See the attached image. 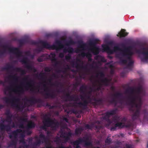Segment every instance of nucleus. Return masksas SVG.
Returning <instances> with one entry per match:
<instances>
[{"label":"nucleus","mask_w":148,"mask_h":148,"mask_svg":"<svg viewBox=\"0 0 148 148\" xmlns=\"http://www.w3.org/2000/svg\"><path fill=\"white\" fill-rule=\"evenodd\" d=\"M81 98L82 100L84 101L83 102H74L73 103H70L69 104L73 106L76 107V104H77L79 107L82 106L83 107V108H85L87 107L88 104L89 103L88 100H86L84 97L83 95H81Z\"/></svg>","instance_id":"15"},{"label":"nucleus","mask_w":148,"mask_h":148,"mask_svg":"<svg viewBox=\"0 0 148 148\" xmlns=\"http://www.w3.org/2000/svg\"><path fill=\"white\" fill-rule=\"evenodd\" d=\"M71 56L70 54H69L67 55L65 57V59L68 61L71 59Z\"/></svg>","instance_id":"57"},{"label":"nucleus","mask_w":148,"mask_h":148,"mask_svg":"<svg viewBox=\"0 0 148 148\" xmlns=\"http://www.w3.org/2000/svg\"><path fill=\"white\" fill-rule=\"evenodd\" d=\"M93 100L95 101V102L92 103V104L95 106L102 105L103 104V100L101 99H97L95 98L93 99Z\"/></svg>","instance_id":"25"},{"label":"nucleus","mask_w":148,"mask_h":148,"mask_svg":"<svg viewBox=\"0 0 148 148\" xmlns=\"http://www.w3.org/2000/svg\"><path fill=\"white\" fill-rule=\"evenodd\" d=\"M122 46L124 48L123 49H121L118 45L114 46L113 50L111 49L109 46L106 45H103L102 47L104 51L111 54L113 53L114 51H120L119 53L116 55V57L119 59L120 63L127 64L125 69H127L131 70L134 63L131 58V56L133 54V52L130 50L131 47H126L123 44Z\"/></svg>","instance_id":"1"},{"label":"nucleus","mask_w":148,"mask_h":148,"mask_svg":"<svg viewBox=\"0 0 148 148\" xmlns=\"http://www.w3.org/2000/svg\"><path fill=\"white\" fill-rule=\"evenodd\" d=\"M117 110V109H116L111 110L109 112H107L105 113L104 116L103 117V119L107 123L106 125V127H109L112 123L110 119V116L115 114L116 113Z\"/></svg>","instance_id":"10"},{"label":"nucleus","mask_w":148,"mask_h":148,"mask_svg":"<svg viewBox=\"0 0 148 148\" xmlns=\"http://www.w3.org/2000/svg\"><path fill=\"white\" fill-rule=\"evenodd\" d=\"M0 128L2 131L5 130L7 132L10 131L11 129L10 124L5 125L3 123L0 124Z\"/></svg>","instance_id":"23"},{"label":"nucleus","mask_w":148,"mask_h":148,"mask_svg":"<svg viewBox=\"0 0 148 148\" xmlns=\"http://www.w3.org/2000/svg\"><path fill=\"white\" fill-rule=\"evenodd\" d=\"M27 118H21L19 120V121H21L20 123L18 125V127L19 128L24 129L25 127L23 123L22 122H26L27 121Z\"/></svg>","instance_id":"29"},{"label":"nucleus","mask_w":148,"mask_h":148,"mask_svg":"<svg viewBox=\"0 0 148 148\" xmlns=\"http://www.w3.org/2000/svg\"><path fill=\"white\" fill-rule=\"evenodd\" d=\"M75 43V42L73 40L71 39L67 42L65 45L66 46H69L71 45H74Z\"/></svg>","instance_id":"45"},{"label":"nucleus","mask_w":148,"mask_h":148,"mask_svg":"<svg viewBox=\"0 0 148 148\" xmlns=\"http://www.w3.org/2000/svg\"><path fill=\"white\" fill-rule=\"evenodd\" d=\"M26 100L30 102L31 105L34 104L36 103L39 104L38 107H40L43 103V101L40 98L36 99L34 97H31L30 99H25Z\"/></svg>","instance_id":"17"},{"label":"nucleus","mask_w":148,"mask_h":148,"mask_svg":"<svg viewBox=\"0 0 148 148\" xmlns=\"http://www.w3.org/2000/svg\"><path fill=\"white\" fill-rule=\"evenodd\" d=\"M22 132V130L20 129H17L16 130H14L11 133H9V137L10 139H12L13 138L14 139L11 140L10 143L13 146H16L17 141L18 134L21 133Z\"/></svg>","instance_id":"9"},{"label":"nucleus","mask_w":148,"mask_h":148,"mask_svg":"<svg viewBox=\"0 0 148 148\" xmlns=\"http://www.w3.org/2000/svg\"><path fill=\"white\" fill-rule=\"evenodd\" d=\"M86 57L88 59V58H91L92 57V54L89 53H86Z\"/></svg>","instance_id":"60"},{"label":"nucleus","mask_w":148,"mask_h":148,"mask_svg":"<svg viewBox=\"0 0 148 148\" xmlns=\"http://www.w3.org/2000/svg\"><path fill=\"white\" fill-rule=\"evenodd\" d=\"M5 114L6 116L5 121L10 124L12 122V118L14 117V115L12 114L10 110H7L5 113Z\"/></svg>","instance_id":"20"},{"label":"nucleus","mask_w":148,"mask_h":148,"mask_svg":"<svg viewBox=\"0 0 148 148\" xmlns=\"http://www.w3.org/2000/svg\"><path fill=\"white\" fill-rule=\"evenodd\" d=\"M60 140V138L58 136H56L54 139V142H56L57 143H58Z\"/></svg>","instance_id":"56"},{"label":"nucleus","mask_w":148,"mask_h":148,"mask_svg":"<svg viewBox=\"0 0 148 148\" xmlns=\"http://www.w3.org/2000/svg\"><path fill=\"white\" fill-rule=\"evenodd\" d=\"M29 59L27 57H23L20 61L23 64H25V67L28 69L32 71L34 73L36 72L37 71L36 69L34 66L29 64Z\"/></svg>","instance_id":"16"},{"label":"nucleus","mask_w":148,"mask_h":148,"mask_svg":"<svg viewBox=\"0 0 148 148\" xmlns=\"http://www.w3.org/2000/svg\"><path fill=\"white\" fill-rule=\"evenodd\" d=\"M147 49L146 47L143 48L141 50H138L137 52L138 54H142L143 56V57L140 58L141 61L147 63L148 62V51H145Z\"/></svg>","instance_id":"13"},{"label":"nucleus","mask_w":148,"mask_h":148,"mask_svg":"<svg viewBox=\"0 0 148 148\" xmlns=\"http://www.w3.org/2000/svg\"><path fill=\"white\" fill-rule=\"evenodd\" d=\"M9 77L12 79L15 82H17L18 81V77L16 75H10Z\"/></svg>","instance_id":"42"},{"label":"nucleus","mask_w":148,"mask_h":148,"mask_svg":"<svg viewBox=\"0 0 148 148\" xmlns=\"http://www.w3.org/2000/svg\"><path fill=\"white\" fill-rule=\"evenodd\" d=\"M80 84V82L77 81L75 83V84L73 85L76 88Z\"/></svg>","instance_id":"62"},{"label":"nucleus","mask_w":148,"mask_h":148,"mask_svg":"<svg viewBox=\"0 0 148 148\" xmlns=\"http://www.w3.org/2000/svg\"><path fill=\"white\" fill-rule=\"evenodd\" d=\"M75 95H71L69 100H68L69 101H74Z\"/></svg>","instance_id":"55"},{"label":"nucleus","mask_w":148,"mask_h":148,"mask_svg":"<svg viewBox=\"0 0 148 148\" xmlns=\"http://www.w3.org/2000/svg\"><path fill=\"white\" fill-rule=\"evenodd\" d=\"M78 43L80 45L79 47L80 48L84 49L86 45V44L83 43V42L82 41H78Z\"/></svg>","instance_id":"43"},{"label":"nucleus","mask_w":148,"mask_h":148,"mask_svg":"<svg viewBox=\"0 0 148 148\" xmlns=\"http://www.w3.org/2000/svg\"><path fill=\"white\" fill-rule=\"evenodd\" d=\"M3 47L4 50L3 51L0 52L1 55L5 53L6 52V50L8 49L10 53L14 54L18 58L23 56L22 55V52L21 51L19 48H18L10 47L7 45H3Z\"/></svg>","instance_id":"6"},{"label":"nucleus","mask_w":148,"mask_h":148,"mask_svg":"<svg viewBox=\"0 0 148 148\" xmlns=\"http://www.w3.org/2000/svg\"><path fill=\"white\" fill-rule=\"evenodd\" d=\"M36 125L32 121H30L28 123L26 126L27 130H29L34 128L35 127Z\"/></svg>","instance_id":"31"},{"label":"nucleus","mask_w":148,"mask_h":148,"mask_svg":"<svg viewBox=\"0 0 148 148\" xmlns=\"http://www.w3.org/2000/svg\"><path fill=\"white\" fill-rule=\"evenodd\" d=\"M52 79H49L48 80V81H49V83L51 84V85L52 86H54V85L58 86V85L61 84L60 83L58 82H56V85H55V84H53L52 83Z\"/></svg>","instance_id":"47"},{"label":"nucleus","mask_w":148,"mask_h":148,"mask_svg":"<svg viewBox=\"0 0 148 148\" xmlns=\"http://www.w3.org/2000/svg\"><path fill=\"white\" fill-rule=\"evenodd\" d=\"M125 30L122 29L121 30V32L119 33V35H117L118 36L121 38L123 37H125L128 34V33L125 32Z\"/></svg>","instance_id":"26"},{"label":"nucleus","mask_w":148,"mask_h":148,"mask_svg":"<svg viewBox=\"0 0 148 148\" xmlns=\"http://www.w3.org/2000/svg\"><path fill=\"white\" fill-rule=\"evenodd\" d=\"M56 56V54L54 53H51L49 55V59L52 63H54V66H56L59 64V62L57 61Z\"/></svg>","instance_id":"21"},{"label":"nucleus","mask_w":148,"mask_h":148,"mask_svg":"<svg viewBox=\"0 0 148 148\" xmlns=\"http://www.w3.org/2000/svg\"><path fill=\"white\" fill-rule=\"evenodd\" d=\"M3 99L7 103H8L10 102V100L7 97H3Z\"/></svg>","instance_id":"50"},{"label":"nucleus","mask_w":148,"mask_h":148,"mask_svg":"<svg viewBox=\"0 0 148 148\" xmlns=\"http://www.w3.org/2000/svg\"><path fill=\"white\" fill-rule=\"evenodd\" d=\"M95 63V62L94 61H93L92 62V63L91 64H90L89 65L90 66V67L92 68V69H95V68H98V66H94L93 64Z\"/></svg>","instance_id":"58"},{"label":"nucleus","mask_w":148,"mask_h":148,"mask_svg":"<svg viewBox=\"0 0 148 148\" xmlns=\"http://www.w3.org/2000/svg\"><path fill=\"white\" fill-rule=\"evenodd\" d=\"M36 77H40L41 79L43 80H45L46 78V77L45 76V73H41L38 75L36 74Z\"/></svg>","instance_id":"41"},{"label":"nucleus","mask_w":148,"mask_h":148,"mask_svg":"<svg viewBox=\"0 0 148 148\" xmlns=\"http://www.w3.org/2000/svg\"><path fill=\"white\" fill-rule=\"evenodd\" d=\"M130 101V111L133 113L132 115V119L134 121L139 118L142 106V99L139 96L135 95H130L127 97Z\"/></svg>","instance_id":"2"},{"label":"nucleus","mask_w":148,"mask_h":148,"mask_svg":"<svg viewBox=\"0 0 148 148\" xmlns=\"http://www.w3.org/2000/svg\"><path fill=\"white\" fill-rule=\"evenodd\" d=\"M85 127L88 129H92L94 127H95L96 129H99L101 127V126H95L94 123H92L90 125H89L88 124L86 125L85 126Z\"/></svg>","instance_id":"28"},{"label":"nucleus","mask_w":148,"mask_h":148,"mask_svg":"<svg viewBox=\"0 0 148 148\" xmlns=\"http://www.w3.org/2000/svg\"><path fill=\"white\" fill-rule=\"evenodd\" d=\"M99 75L101 78H104L105 76V74L102 71H100L97 74L96 77H97Z\"/></svg>","instance_id":"46"},{"label":"nucleus","mask_w":148,"mask_h":148,"mask_svg":"<svg viewBox=\"0 0 148 148\" xmlns=\"http://www.w3.org/2000/svg\"><path fill=\"white\" fill-rule=\"evenodd\" d=\"M101 82L103 84V85L108 86L109 84L110 80L107 78H104L101 80Z\"/></svg>","instance_id":"35"},{"label":"nucleus","mask_w":148,"mask_h":148,"mask_svg":"<svg viewBox=\"0 0 148 148\" xmlns=\"http://www.w3.org/2000/svg\"><path fill=\"white\" fill-rule=\"evenodd\" d=\"M15 68H14L13 65L8 64H7L6 66L2 67L1 69L2 71L6 70L8 71L10 69H12L14 71H15L14 70V69Z\"/></svg>","instance_id":"27"},{"label":"nucleus","mask_w":148,"mask_h":148,"mask_svg":"<svg viewBox=\"0 0 148 148\" xmlns=\"http://www.w3.org/2000/svg\"><path fill=\"white\" fill-rule=\"evenodd\" d=\"M14 70L16 72L21 73L22 75H25L26 74L25 71L20 68L16 67L14 69Z\"/></svg>","instance_id":"40"},{"label":"nucleus","mask_w":148,"mask_h":148,"mask_svg":"<svg viewBox=\"0 0 148 148\" xmlns=\"http://www.w3.org/2000/svg\"><path fill=\"white\" fill-rule=\"evenodd\" d=\"M59 132L61 134L60 137L64 138L65 143L67 142L70 140L71 137L73 135V134L71 132H64L62 131H60Z\"/></svg>","instance_id":"18"},{"label":"nucleus","mask_w":148,"mask_h":148,"mask_svg":"<svg viewBox=\"0 0 148 148\" xmlns=\"http://www.w3.org/2000/svg\"><path fill=\"white\" fill-rule=\"evenodd\" d=\"M84 97H86L88 100L90 99V95H88L86 93H85V94H84Z\"/></svg>","instance_id":"61"},{"label":"nucleus","mask_w":148,"mask_h":148,"mask_svg":"<svg viewBox=\"0 0 148 148\" xmlns=\"http://www.w3.org/2000/svg\"><path fill=\"white\" fill-rule=\"evenodd\" d=\"M71 64L73 67H74L75 66V67L77 69L81 68L84 69L87 73H88L90 72V69L88 68L87 66H81L77 62H75L74 61H73L71 62Z\"/></svg>","instance_id":"22"},{"label":"nucleus","mask_w":148,"mask_h":148,"mask_svg":"<svg viewBox=\"0 0 148 148\" xmlns=\"http://www.w3.org/2000/svg\"><path fill=\"white\" fill-rule=\"evenodd\" d=\"M83 130L82 127H80L76 128L75 130V134L76 135H80L82 132Z\"/></svg>","instance_id":"38"},{"label":"nucleus","mask_w":148,"mask_h":148,"mask_svg":"<svg viewBox=\"0 0 148 148\" xmlns=\"http://www.w3.org/2000/svg\"><path fill=\"white\" fill-rule=\"evenodd\" d=\"M113 120L115 123H117L119 121V117L117 116H115L113 117Z\"/></svg>","instance_id":"49"},{"label":"nucleus","mask_w":148,"mask_h":148,"mask_svg":"<svg viewBox=\"0 0 148 148\" xmlns=\"http://www.w3.org/2000/svg\"><path fill=\"white\" fill-rule=\"evenodd\" d=\"M70 94L69 93H67L66 94L65 98L66 99L65 101H68V100H69L71 96Z\"/></svg>","instance_id":"52"},{"label":"nucleus","mask_w":148,"mask_h":148,"mask_svg":"<svg viewBox=\"0 0 148 148\" xmlns=\"http://www.w3.org/2000/svg\"><path fill=\"white\" fill-rule=\"evenodd\" d=\"M20 142L22 143L23 145V146H20L19 148H24V147L27 148L29 147V145L26 144V142L25 141L24 138L21 139L20 140Z\"/></svg>","instance_id":"37"},{"label":"nucleus","mask_w":148,"mask_h":148,"mask_svg":"<svg viewBox=\"0 0 148 148\" xmlns=\"http://www.w3.org/2000/svg\"><path fill=\"white\" fill-rule=\"evenodd\" d=\"M43 123L47 127H50L54 130H56L60 125L59 122H55L46 114L43 117Z\"/></svg>","instance_id":"4"},{"label":"nucleus","mask_w":148,"mask_h":148,"mask_svg":"<svg viewBox=\"0 0 148 148\" xmlns=\"http://www.w3.org/2000/svg\"><path fill=\"white\" fill-rule=\"evenodd\" d=\"M126 121V119L125 118H123L121 120V122H117L114 126L112 127L111 128V131H114L116 129L117 127H118L119 128H122L125 127H126L129 128L131 126V124L129 123L127 125H125V123Z\"/></svg>","instance_id":"12"},{"label":"nucleus","mask_w":148,"mask_h":148,"mask_svg":"<svg viewBox=\"0 0 148 148\" xmlns=\"http://www.w3.org/2000/svg\"><path fill=\"white\" fill-rule=\"evenodd\" d=\"M99 41L98 39H95L90 40L89 42V45L91 47V48L89 50L94 55H98L100 52L99 48L96 46V45Z\"/></svg>","instance_id":"8"},{"label":"nucleus","mask_w":148,"mask_h":148,"mask_svg":"<svg viewBox=\"0 0 148 148\" xmlns=\"http://www.w3.org/2000/svg\"><path fill=\"white\" fill-rule=\"evenodd\" d=\"M18 41L21 45H22L25 43H28L29 40L27 38H24L18 40Z\"/></svg>","instance_id":"33"},{"label":"nucleus","mask_w":148,"mask_h":148,"mask_svg":"<svg viewBox=\"0 0 148 148\" xmlns=\"http://www.w3.org/2000/svg\"><path fill=\"white\" fill-rule=\"evenodd\" d=\"M43 87L44 88V90L45 92H49L50 91L49 87L47 86L46 84H43Z\"/></svg>","instance_id":"44"},{"label":"nucleus","mask_w":148,"mask_h":148,"mask_svg":"<svg viewBox=\"0 0 148 148\" xmlns=\"http://www.w3.org/2000/svg\"><path fill=\"white\" fill-rule=\"evenodd\" d=\"M39 137L40 139L42 140H41L40 139H38L37 141L34 143V145L35 146H39L41 143H45V147L46 146H48L49 142L48 141V139L47 137L42 134H41L39 135Z\"/></svg>","instance_id":"11"},{"label":"nucleus","mask_w":148,"mask_h":148,"mask_svg":"<svg viewBox=\"0 0 148 148\" xmlns=\"http://www.w3.org/2000/svg\"><path fill=\"white\" fill-rule=\"evenodd\" d=\"M42 50V48L41 47H39L35 49L34 50V51L37 53H39L41 52Z\"/></svg>","instance_id":"53"},{"label":"nucleus","mask_w":148,"mask_h":148,"mask_svg":"<svg viewBox=\"0 0 148 148\" xmlns=\"http://www.w3.org/2000/svg\"><path fill=\"white\" fill-rule=\"evenodd\" d=\"M113 97L111 100H109L107 99L106 101L107 102L109 103L110 104H114L115 106H116L118 103L116 99H117L119 100V103L121 104H123L124 101L122 98L123 97V94L122 93L117 92L115 94H113L112 95Z\"/></svg>","instance_id":"5"},{"label":"nucleus","mask_w":148,"mask_h":148,"mask_svg":"<svg viewBox=\"0 0 148 148\" xmlns=\"http://www.w3.org/2000/svg\"><path fill=\"white\" fill-rule=\"evenodd\" d=\"M12 100V101L11 102L12 106L15 107L19 111H21L23 110L24 108V107L23 106H20L18 105L15 104L13 102V101H14L16 102H19L20 101V99L19 98L14 97H13Z\"/></svg>","instance_id":"19"},{"label":"nucleus","mask_w":148,"mask_h":148,"mask_svg":"<svg viewBox=\"0 0 148 148\" xmlns=\"http://www.w3.org/2000/svg\"><path fill=\"white\" fill-rule=\"evenodd\" d=\"M130 95H133L134 93L135 92V88L130 87Z\"/></svg>","instance_id":"51"},{"label":"nucleus","mask_w":148,"mask_h":148,"mask_svg":"<svg viewBox=\"0 0 148 148\" xmlns=\"http://www.w3.org/2000/svg\"><path fill=\"white\" fill-rule=\"evenodd\" d=\"M142 89V87L141 86H139L135 88V92L137 95V96H139V95L141 92Z\"/></svg>","instance_id":"39"},{"label":"nucleus","mask_w":148,"mask_h":148,"mask_svg":"<svg viewBox=\"0 0 148 148\" xmlns=\"http://www.w3.org/2000/svg\"><path fill=\"white\" fill-rule=\"evenodd\" d=\"M8 90H12L14 92L18 94L23 93L24 92V90L23 88H21V89L20 90H18L17 89H12L11 87H8Z\"/></svg>","instance_id":"30"},{"label":"nucleus","mask_w":148,"mask_h":148,"mask_svg":"<svg viewBox=\"0 0 148 148\" xmlns=\"http://www.w3.org/2000/svg\"><path fill=\"white\" fill-rule=\"evenodd\" d=\"M71 143L74 145L76 146V148H81L79 145L80 144H83L85 147H89L92 145V142L88 136L83 137L82 138H79Z\"/></svg>","instance_id":"3"},{"label":"nucleus","mask_w":148,"mask_h":148,"mask_svg":"<svg viewBox=\"0 0 148 148\" xmlns=\"http://www.w3.org/2000/svg\"><path fill=\"white\" fill-rule=\"evenodd\" d=\"M51 70V69L48 67H46L45 68V72H50Z\"/></svg>","instance_id":"63"},{"label":"nucleus","mask_w":148,"mask_h":148,"mask_svg":"<svg viewBox=\"0 0 148 148\" xmlns=\"http://www.w3.org/2000/svg\"><path fill=\"white\" fill-rule=\"evenodd\" d=\"M24 53L26 55L28 56H29L31 54V52L29 51H25Z\"/></svg>","instance_id":"64"},{"label":"nucleus","mask_w":148,"mask_h":148,"mask_svg":"<svg viewBox=\"0 0 148 148\" xmlns=\"http://www.w3.org/2000/svg\"><path fill=\"white\" fill-rule=\"evenodd\" d=\"M63 51L64 53L67 52L69 53H73L74 52V49L73 48L71 47H69L67 49L66 48L64 49Z\"/></svg>","instance_id":"36"},{"label":"nucleus","mask_w":148,"mask_h":148,"mask_svg":"<svg viewBox=\"0 0 148 148\" xmlns=\"http://www.w3.org/2000/svg\"><path fill=\"white\" fill-rule=\"evenodd\" d=\"M87 89V86L84 85H82L79 88V90L81 93L83 94L86 93Z\"/></svg>","instance_id":"34"},{"label":"nucleus","mask_w":148,"mask_h":148,"mask_svg":"<svg viewBox=\"0 0 148 148\" xmlns=\"http://www.w3.org/2000/svg\"><path fill=\"white\" fill-rule=\"evenodd\" d=\"M45 98H54L56 97V95L53 92L52 93L46 92L45 94Z\"/></svg>","instance_id":"32"},{"label":"nucleus","mask_w":148,"mask_h":148,"mask_svg":"<svg viewBox=\"0 0 148 148\" xmlns=\"http://www.w3.org/2000/svg\"><path fill=\"white\" fill-rule=\"evenodd\" d=\"M105 143H106L110 144L112 143V140L110 138H108V137L105 140Z\"/></svg>","instance_id":"54"},{"label":"nucleus","mask_w":148,"mask_h":148,"mask_svg":"<svg viewBox=\"0 0 148 148\" xmlns=\"http://www.w3.org/2000/svg\"><path fill=\"white\" fill-rule=\"evenodd\" d=\"M41 44L43 48L50 49H56V50H58L59 49H62L64 47V45L62 43L61 41L60 40H57L56 41V43L58 46V47L57 46L53 45H50L46 42L41 40L39 42Z\"/></svg>","instance_id":"7"},{"label":"nucleus","mask_w":148,"mask_h":148,"mask_svg":"<svg viewBox=\"0 0 148 148\" xmlns=\"http://www.w3.org/2000/svg\"><path fill=\"white\" fill-rule=\"evenodd\" d=\"M34 83L33 80H30L29 81L27 82L25 85H24L23 83H21V84L23 86L26 90H28L29 89L31 92L35 93L36 92V90L33 87Z\"/></svg>","instance_id":"14"},{"label":"nucleus","mask_w":148,"mask_h":148,"mask_svg":"<svg viewBox=\"0 0 148 148\" xmlns=\"http://www.w3.org/2000/svg\"><path fill=\"white\" fill-rule=\"evenodd\" d=\"M21 133L20 134V138H24V137L25 136V135L24 134V131H23L22 130V132H21Z\"/></svg>","instance_id":"59"},{"label":"nucleus","mask_w":148,"mask_h":148,"mask_svg":"<svg viewBox=\"0 0 148 148\" xmlns=\"http://www.w3.org/2000/svg\"><path fill=\"white\" fill-rule=\"evenodd\" d=\"M45 54H43L42 55L40 56L37 59L38 61L39 62H41L43 61V59L42 58L44 57L45 56Z\"/></svg>","instance_id":"48"},{"label":"nucleus","mask_w":148,"mask_h":148,"mask_svg":"<svg viewBox=\"0 0 148 148\" xmlns=\"http://www.w3.org/2000/svg\"><path fill=\"white\" fill-rule=\"evenodd\" d=\"M95 59L98 60V63L100 65H101V62H106V60L104 58L100 55L95 56Z\"/></svg>","instance_id":"24"}]
</instances>
